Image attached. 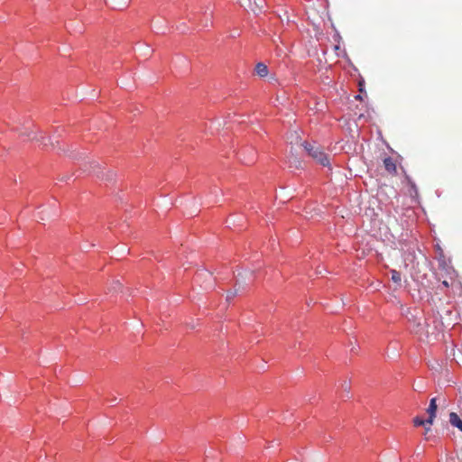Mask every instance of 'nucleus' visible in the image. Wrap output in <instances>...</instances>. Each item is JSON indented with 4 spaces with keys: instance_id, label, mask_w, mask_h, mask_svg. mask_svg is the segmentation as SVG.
<instances>
[{
    "instance_id": "nucleus-1",
    "label": "nucleus",
    "mask_w": 462,
    "mask_h": 462,
    "mask_svg": "<svg viewBox=\"0 0 462 462\" xmlns=\"http://www.w3.org/2000/svg\"><path fill=\"white\" fill-rule=\"evenodd\" d=\"M302 146L306 152L308 153V155L311 157L314 161H316L323 167H328L329 170L331 169L329 158L325 153V152L323 151L322 147L319 144H318L315 142H303Z\"/></svg>"
},
{
    "instance_id": "nucleus-2",
    "label": "nucleus",
    "mask_w": 462,
    "mask_h": 462,
    "mask_svg": "<svg viewBox=\"0 0 462 462\" xmlns=\"http://www.w3.org/2000/svg\"><path fill=\"white\" fill-rule=\"evenodd\" d=\"M436 411H437L436 398H432L430 402L429 408L427 409V412L429 414L427 422L429 423L430 426L432 424L433 420L436 417Z\"/></svg>"
},
{
    "instance_id": "nucleus-3",
    "label": "nucleus",
    "mask_w": 462,
    "mask_h": 462,
    "mask_svg": "<svg viewBox=\"0 0 462 462\" xmlns=\"http://www.w3.org/2000/svg\"><path fill=\"white\" fill-rule=\"evenodd\" d=\"M383 165H384L385 170L389 173H391V174H395L396 173L397 168H396V164H395V162H394L393 158H391V157L384 158Z\"/></svg>"
},
{
    "instance_id": "nucleus-4",
    "label": "nucleus",
    "mask_w": 462,
    "mask_h": 462,
    "mask_svg": "<svg viewBox=\"0 0 462 462\" xmlns=\"http://www.w3.org/2000/svg\"><path fill=\"white\" fill-rule=\"evenodd\" d=\"M106 2L114 9H124L128 5L130 0H106Z\"/></svg>"
},
{
    "instance_id": "nucleus-5",
    "label": "nucleus",
    "mask_w": 462,
    "mask_h": 462,
    "mask_svg": "<svg viewBox=\"0 0 462 462\" xmlns=\"http://www.w3.org/2000/svg\"><path fill=\"white\" fill-rule=\"evenodd\" d=\"M449 423L462 432V420L456 412H450Z\"/></svg>"
},
{
    "instance_id": "nucleus-6",
    "label": "nucleus",
    "mask_w": 462,
    "mask_h": 462,
    "mask_svg": "<svg viewBox=\"0 0 462 462\" xmlns=\"http://www.w3.org/2000/svg\"><path fill=\"white\" fill-rule=\"evenodd\" d=\"M254 71L261 78L266 77L269 72L268 67L263 62H258L255 65Z\"/></svg>"
},
{
    "instance_id": "nucleus-7",
    "label": "nucleus",
    "mask_w": 462,
    "mask_h": 462,
    "mask_svg": "<svg viewBox=\"0 0 462 462\" xmlns=\"http://www.w3.org/2000/svg\"><path fill=\"white\" fill-rule=\"evenodd\" d=\"M391 279L393 282L400 284L402 281V274L396 270L391 271Z\"/></svg>"
},
{
    "instance_id": "nucleus-8",
    "label": "nucleus",
    "mask_w": 462,
    "mask_h": 462,
    "mask_svg": "<svg viewBox=\"0 0 462 462\" xmlns=\"http://www.w3.org/2000/svg\"><path fill=\"white\" fill-rule=\"evenodd\" d=\"M413 423H414V425H415L416 427H419V426H425L426 424H429V423L427 422V420H424V419H422V418H420V417H415V418L413 419Z\"/></svg>"
},
{
    "instance_id": "nucleus-9",
    "label": "nucleus",
    "mask_w": 462,
    "mask_h": 462,
    "mask_svg": "<svg viewBox=\"0 0 462 462\" xmlns=\"http://www.w3.org/2000/svg\"><path fill=\"white\" fill-rule=\"evenodd\" d=\"M254 4L256 5L255 9H252L254 13L257 11L261 12L264 7V0H254Z\"/></svg>"
},
{
    "instance_id": "nucleus-10",
    "label": "nucleus",
    "mask_w": 462,
    "mask_h": 462,
    "mask_svg": "<svg viewBox=\"0 0 462 462\" xmlns=\"http://www.w3.org/2000/svg\"><path fill=\"white\" fill-rule=\"evenodd\" d=\"M342 388L343 390L346 393V397H348V393H349V389H350V386L348 383H346V382L342 384Z\"/></svg>"
},
{
    "instance_id": "nucleus-11",
    "label": "nucleus",
    "mask_w": 462,
    "mask_h": 462,
    "mask_svg": "<svg viewBox=\"0 0 462 462\" xmlns=\"http://www.w3.org/2000/svg\"><path fill=\"white\" fill-rule=\"evenodd\" d=\"M442 286H444V287L448 288V287L449 286L448 282V281H443V282H442Z\"/></svg>"
},
{
    "instance_id": "nucleus-12",
    "label": "nucleus",
    "mask_w": 462,
    "mask_h": 462,
    "mask_svg": "<svg viewBox=\"0 0 462 462\" xmlns=\"http://www.w3.org/2000/svg\"><path fill=\"white\" fill-rule=\"evenodd\" d=\"M28 137L31 138V139H35L36 138V134H34L33 136H31V134H28Z\"/></svg>"
},
{
    "instance_id": "nucleus-13",
    "label": "nucleus",
    "mask_w": 462,
    "mask_h": 462,
    "mask_svg": "<svg viewBox=\"0 0 462 462\" xmlns=\"http://www.w3.org/2000/svg\"><path fill=\"white\" fill-rule=\"evenodd\" d=\"M425 430H426L425 434H428V431L430 430V426L426 427Z\"/></svg>"
},
{
    "instance_id": "nucleus-14",
    "label": "nucleus",
    "mask_w": 462,
    "mask_h": 462,
    "mask_svg": "<svg viewBox=\"0 0 462 462\" xmlns=\"http://www.w3.org/2000/svg\"><path fill=\"white\" fill-rule=\"evenodd\" d=\"M232 296H233V293H231L230 295L228 294L226 299L229 300Z\"/></svg>"
}]
</instances>
